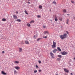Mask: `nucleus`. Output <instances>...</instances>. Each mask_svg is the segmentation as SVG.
I'll list each match as a JSON object with an SVG mask.
<instances>
[{
    "instance_id": "obj_44",
    "label": "nucleus",
    "mask_w": 75,
    "mask_h": 75,
    "mask_svg": "<svg viewBox=\"0 0 75 75\" xmlns=\"http://www.w3.org/2000/svg\"><path fill=\"white\" fill-rule=\"evenodd\" d=\"M74 19L75 20V17L74 18Z\"/></svg>"
},
{
    "instance_id": "obj_19",
    "label": "nucleus",
    "mask_w": 75,
    "mask_h": 75,
    "mask_svg": "<svg viewBox=\"0 0 75 75\" xmlns=\"http://www.w3.org/2000/svg\"><path fill=\"white\" fill-rule=\"evenodd\" d=\"M14 74H17V71L16 70H14Z\"/></svg>"
},
{
    "instance_id": "obj_28",
    "label": "nucleus",
    "mask_w": 75,
    "mask_h": 75,
    "mask_svg": "<svg viewBox=\"0 0 75 75\" xmlns=\"http://www.w3.org/2000/svg\"><path fill=\"white\" fill-rule=\"evenodd\" d=\"M40 39H41V38H38V39L37 40V41H40Z\"/></svg>"
},
{
    "instance_id": "obj_14",
    "label": "nucleus",
    "mask_w": 75,
    "mask_h": 75,
    "mask_svg": "<svg viewBox=\"0 0 75 75\" xmlns=\"http://www.w3.org/2000/svg\"><path fill=\"white\" fill-rule=\"evenodd\" d=\"M66 23L67 24H68V22L69 21V19H67L66 20Z\"/></svg>"
},
{
    "instance_id": "obj_41",
    "label": "nucleus",
    "mask_w": 75,
    "mask_h": 75,
    "mask_svg": "<svg viewBox=\"0 0 75 75\" xmlns=\"http://www.w3.org/2000/svg\"><path fill=\"white\" fill-rule=\"evenodd\" d=\"M41 70H39V72H41Z\"/></svg>"
},
{
    "instance_id": "obj_11",
    "label": "nucleus",
    "mask_w": 75,
    "mask_h": 75,
    "mask_svg": "<svg viewBox=\"0 0 75 75\" xmlns=\"http://www.w3.org/2000/svg\"><path fill=\"white\" fill-rule=\"evenodd\" d=\"M57 51V49H54V50H52V51H53V53H55V52H56V51Z\"/></svg>"
},
{
    "instance_id": "obj_40",
    "label": "nucleus",
    "mask_w": 75,
    "mask_h": 75,
    "mask_svg": "<svg viewBox=\"0 0 75 75\" xmlns=\"http://www.w3.org/2000/svg\"><path fill=\"white\" fill-rule=\"evenodd\" d=\"M21 44H23V41H22L21 42Z\"/></svg>"
},
{
    "instance_id": "obj_5",
    "label": "nucleus",
    "mask_w": 75,
    "mask_h": 75,
    "mask_svg": "<svg viewBox=\"0 0 75 75\" xmlns=\"http://www.w3.org/2000/svg\"><path fill=\"white\" fill-rule=\"evenodd\" d=\"M13 17L15 20H17V16L15 15H13Z\"/></svg>"
},
{
    "instance_id": "obj_12",
    "label": "nucleus",
    "mask_w": 75,
    "mask_h": 75,
    "mask_svg": "<svg viewBox=\"0 0 75 75\" xmlns=\"http://www.w3.org/2000/svg\"><path fill=\"white\" fill-rule=\"evenodd\" d=\"M63 13H67V10L65 9H63Z\"/></svg>"
},
{
    "instance_id": "obj_24",
    "label": "nucleus",
    "mask_w": 75,
    "mask_h": 75,
    "mask_svg": "<svg viewBox=\"0 0 75 75\" xmlns=\"http://www.w3.org/2000/svg\"><path fill=\"white\" fill-rule=\"evenodd\" d=\"M17 21H18V22H21V20H20V19H17L16 20Z\"/></svg>"
},
{
    "instance_id": "obj_1",
    "label": "nucleus",
    "mask_w": 75,
    "mask_h": 75,
    "mask_svg": "<svg viewBox=\"0 0 75 75\" xmlns=\"http://www.w3.org/2000/svg\"><path fill=\"white\" fill-rule=\"evenodd\" d=\"M68 37V35L67 33H65L63 34V35H62L60 36V38L62 39V40H64L65 38H66L67 37Z\"/></svg>"
},
{
    "instance_id": "obj_25",
    "label": "nucleus",
    "mask_w": 75,
    "mask_h": 75,
    "mask_svg": "<svg viewBox=\"0 0 75 75\" xmlns=\"http://www.w3.org/2000/svg\"><path fill=\"white\" fill-rule=\"evenodd\" d=\"M59 20L60 21H62V18H59Z\"/></svg>"
},
{
    "instance_id": "obj_49",
    "label": "nucleus",
    "mask_w": 75,
    "mask_h": 75,
    "mask_svg": "<svg viewBox=\"0 0 75 75\" xmlns=\"http://www.w3.org/2000/svg\"><path fill=\"white\" fill-rule=\"evenodd\" d=\"M74 59L75 60V57H74Z\"/></svg>"
},
{
    "instance_id": "obj_21",
    "label": "nucleus",
    "mask_w": 75,
    "mask_h": 75,
    "mask_svg": "<svg viewBox=\"0 0 75 75\" xmlns=\"http://www.w3.org/2000/svg\"><path fill=\"white\" fill-rule=\"evenodd\" d=\"M42 7V6L41 5H39V8H41Z\"/></svg>"
},
{
    "instance_id": "obj_33",
    "label": "nucleus",
    "mask_w": 75,
    "mask_h": 75,
    "mask_svg": "<svg viewBox=\"0 0 75 75\" xmlns=\"http://www.w3.org/2000/svg\"><path fill=\"white\" fill-rule=\"evenodd\" d=\"M38 18H40V17H41V16H40V15H38Z\"/></svg>"
},
{
    "instance_id": "obj_39",
    "label": "nucleus",
    "mask_w": 75,
    "mask_h": 75,
    "mask_svg": "<svg viewBox=\"0 0 75 75\" xmlns=\"http://www.w3.org/2000/svg\"><path fill=\"white\" fill-rule=\"evenodd\" d=\"M4 52H5L4 51H3L2 52V53H3V54H4Z\"/></svg>"
},
{
    "instance_id": "obj_48",
    "label": "nucleus",
    "mask_w": 75,
    "mask_h": 75,
    "mask_svg": "<svg viewBox=\"0 0 75 75\" xmlns=\"http://www.w3.org/2000/svg\"><path fill=\"white\" fill-rule=\"evenodd\" d=\"M50 21H52V20H50Z\"/></svg>"
},
{
    "instance_id": "obj_50",
    "label": "nucleus",
    "mask_w": 75,
    "mask_h": 75,
    "mask_svg": "<svg viewBox=\"0 0 75 75\" xmlns=\"http://www.w3.org/2000/svg\"><path fill=\"white\" fill-rule=\"evenodd\" d=\"M28 1H30V0H28Z\"/></svg>"
},
{
    "instance_id": "obj_3",
    "label": "nucleus",
    "mask_w": 75,
    "mask_h": 75,
    "mask_svg": "<svg viewBox=\"0 0 75 75\" xmlns=\"http://www.w3.org/2000/svg\"><path fill=\"white\" fill-rule=\"evenodd\" d=\"M61 54L62 55H64L68 54V52H65V51H63L61 52Z\"/></svg>"
},
{
    "instance_id": "obj_27",
    "label": "nucleus",
    "mask_w": 75,
    "mask_h": 75,
    "mask_svg": "<svg viewBox=\"0 0 75 75\" xmlns=\"http://www.w3.org/2000/svg\"><path fill=\"white\" fill-rule=\"evenodd\" d=\"M43 38H47V37L45 36H43Z\"/></svg>"
},
{
    "instance_id": "obj_16",
    "label": "nucleus",
    "mask_w": 75,
    "mask_h": 75,
    "mask_svg": "<svg viewBox=\"0 0 75 75\" xmlns=\"http://www.w3.org/2000/svg\"><path fill=\"white\" fill-rule=\"evenodd\" d=\"M2 21H6V19L4 18H3L2 19Z\"/></svg>"
},
{
    "instance_id": "obj_9",
    "label": "nucleus",
    "mask_w": 75,
    "mask_h": 75,
    "mask_svg": "<svg viewBox=\"0 0 75 75\" xmlns=\"http://www.w3.org/2000/svg\"><path fill=\"white\" fill-rule=\"evenodd\" d=\"M25 43L26 44H30V43H29V42H28V41L27 40H25Z\"/></svg>"
},
{
    "instance_id": "obj_42",
    "label": "nucleus",
    "mask_w": 75,
    "mask_h": 75,
    "mask_svg": "<svg viewBox=\"0 0 75 75\" xmlns=\"http://www.w3.org/2000/svg\"><path fill=\"white\" fill-rule=\"evenodd\" d=\"M36 37V36L35 35L34 36V38H35Z\"/></svg>"
},
{
    "instance_id": "obj_46",
    "label": "nucleus",
    "mask_w": 75,
    "mask_h": 75,
    "mask_svg": "<svg viewBox=\"0 0 75 75\" xmlns=\"http://www.w3.org/2000/svg\"><path fill=\"white\" fill-rule=\"evenodd\" d=\"M55 75H58V74H56Z\"/></svg>"
},
{
    "instance_id": "obj_8",
    "label": "nucleus",
    "mask_w": 75,
    "mask_h": 75,
    "mask_svg": "<svg viewBox=\"0 0 75 75\" xmlns=\"http://www.w3.org/2000/svg\"><path fill=\"white\" fill-rule=\"evenodd\" d=\"M55 19H54V20L55 21L57 22V21H58V19H57V16H53Z\"/></svg>"
},
{
    "instance_id": "obj_43",
    "label": "nucleus",
    "mask_w": 75,
    "mask_h": 75,
    "mask_svg": "<svg viewBox=\"0 0 75 75\" xmlns=\"http://www.w3.org/2000/svg\"><path fill=\"white\" fill-rule=\"evenodd\" d=\"M71 75H73L72 73H71Z\"/></svg>"
},
{
    "instance_id": "obj_47",
    "label": "nucleus",
    "mask_w": 75,
    "mask_h": 75,
    "mask_svg": "<svg viewBox=\"0 0 75 75\" xmlns=\"http://www.w3.org/2000/svg\"><path fill=\"white\" fill-rule=\"evenodd\" d=\"M67 16H69L70 15H69V14H67Z\"/></svg>"
},
{
    "instance_id": "obj_4",
    "label": "nucleus",
    "mask_w": 75,
    "mask_h": 75,
    "mask_svg": "<svg viewBox=\"0 0 75 75\" xmlns=\"http://www.w3.org/2000/svg\"><path fill=\"white\" fill-rule=\"evenodd\" d=\"M50 55H51V56L52 58H54V54H53L52 53V52H50Z\"/></svg>"
},
{
    "instance_id": "obj_6",
    "label": "nucleus",
    "mask_w": 75,
    "mask_h": 75,
    "mask_svg": "<svg viewBox=\"0 0 75 75\" xmlns=\"http://www.w3.org/2000/svg\"><path fill=\"white\" fill-rule=\"evenodd\" d=\"M14 68L17 69V70H18L20 69V67L18 66H16Z\"/></svg>"
},
{
    "instance_id": "obj_30",
    "label": "nucleus",
    "mask_w": 75,
    "mask_h": 75,
    "mask_svg": "<svg viewBox=\"0 0 75 75\" xmlns=\"http://www.w3.org/2000/svg\"><path fill=\"white\" fill-rule=\"evenodd\" d=\"M34 21L33 20V21H32L30 22V23L31 24V23H34Z\"/></svg>"
},
{
    "instance_id": "obj_26",
    "label": "nucleus",
    "mask_w": 75,
    "mask_h": 75,
    "mask_svg": "<svg viewBox=\"0 0 75 75\" xmlns=\"http://www.w3.org/2000/svg\"><path fill=\"white\" fill-rule=\"evenodd\" d=\"M27 25H28V27H30V26L31 25H30V24H29V23H27Z\"/></svg>"
},
{
    "instance_id": "obj_18",
    "label": "nucleus",
    "mask_w": 75,
    "mask_h": 75,
    "mask_svg": "<svg viewBox=\"0 0 75 75\" xmlns=\"http://www.w3.org/2000/svg\"><path fill=\"white\" fill-rule=\"evenodd\" d=\"M19 52H22V48H19Z\"/></svg>"
},
{
    "instance_id": "obj_20",
    "label": "nucleus",
    "mask_w": 75,
    "mask_h": 75,
    "mask_svg": "<svg viewBox=\"0 0 75 75\" xmlns=\"http://www.w3.org/2000/svg\"><path fill=\"white\" fill-rule=\"evenodd\" d=\"M18 63H19V61H15V64H18Z\"/></svg>"
},
{
    "instance_id": "obj_10",
    "label": "nucleus",
    "mask_w": 75,
    "mask_h": 75,
    "mask_svg": "<svg viewBox=\"0 0 75 75\" xmlns=\"http://www.w3.org/2000/svg\"><path fill=\"white\" fill-rule=\"evenodd\" d=\"M1 74H3V75H7V73L4 72V71H1Z\"/></svg>"
},
{
    "instance_id": "obj_31",
    "label": "nucleus",
    "mask_w": 75,
    "mask_h": 75,
    "mask_svg": "<svg viewBox=\"0 0 75 75\" xmlns=\"http://www.w3.org/2000/svg\"><path fill=\"white\" fill-rule=\"evenodd\" d=\"M37 70H36L34 71V73H37Z\"/></svg>"
},
{
    "instance_id": "obj_29",
    "label": "nucleus",
    "mask_w": 75,
    "mask_h": 75,
    "mask_svg": "<svg viewBox=\"0 0 75 75\" xmlns=\"http://www.w3.org/2000/svg\"><path fill=\"white\" fill-rule=\"evenodd\" d=\"M53 3H54V4H57V3L55 1H54L53 2Z\"/></svg>"
},
{
    "instance_id": "obj_15",
    "label": "nucleus",
    "mask_w": 75,
    "mask_h": 75,
    "mask_svg": "<svg viewBox=\"0 0 75 75\" xmlns=\"http://www.w3.org/2000/svg\"><path fill=\"white\" fill-rule=\"evenodd\" d=\"M60 60H61V59H60V58H57L56 59V61H60Z\"/></svg>"
},
{
    "instance_id": "obj_13",
    "label": "nucleus",
    "mask_w": 75,
    "mask_h": 75,
    "mask_svg": "<svg viewBox=\"0 0 75 75\" xmlns=\"http://www.w3.org/2000/svg\"><path fill=\"white\" fill-rule=\"evenodd\" d=\"M47 33L48 34H49V32H48V31H45L44 32V34H47Z\"/></svg>"
},
{
    "instance_id": "obj_17",
    "label": "nucleus",
    "mask_w": 75,
    "mask_h": 75,
    "mask_svg": "<svg viewBox=\"0 0 75 75\" xmlns=\"http://www.w3.org/2000/svg\"><path fill=\"white\" fill-rule=\"evenodd\" d=\"M58 57H59V58H62V55H58Z\"/></svg>"
},
{
    "instance_id": "obj_35",
    "label": "nucleus",
    "mask_w": 75,
    "mask_h": 75,
    "mask_svg": "<svg viewBox=\"0 0 75 75\" xmlns=\"http://www.w3.org/2000/svg\"><path fill=\"white\" fill-rule=\"evenodd\" d=\"M66 33H67V34H69V33L68 32V31H66Z\"/></svg>"
},
{
    "instance_id": "obj_7",
    "label": "nucleus",
    "mask_w": 75,
    "mask_h": 75,
    "mask_svg": "<svg viewBox=\"0 0 75 75\" xmlns=\"http://www.w3.org/2000/svg\"><path fill=\"white\" fill-rule=\"evenodd\" d=\"M64 70L65 72H67V73H68L69 72V70L65 68H64Z\"/></svg>"
},
{
    "instance_id": "obj_37",
    "label": "nucleus",
    "mask_w": 75,
    "mask_h": 75,
    "mask_svg": "<svg viewBox=\"0 0 75 75\" xmlns=\"http://www.w3.org/2000/svg\"><path fill=\"white\" fill-rule=\"evenodd\" d=\"M71 3H74V1H71Z\"/></svg>"
},
{
    "instance_id": "obj_22",
    "label": "nucleus",
    "mask_w": 75,
    "mask_h": 75,
    "mask_svg": "<svg viewBox=\"0 0 75 75\" xmlns=\"http://www.w3.org/2000/svg\"><path fill=\"white\" fill-rule=\"evenodd\" d=\"M25 13L26 14L28 15V13L26 11V10H25Z\"/></svg>"
},
{
    "instance_id": "obj_36",
    "label": "nucleus",
    "mask_w": 75,
    "mask_h": 75,
    "mask_svg": "<svg viewBox=\"0 0 75 75\" xmlns=\"http://www.w3.org/2000/svg\"><path fill=\"white\" fill-rule=\"evenodd\" d=\"M43 28H46V26H44Z\"/></svg>"
},
{
    "instance_id": "obj_51",
    "label": "nucleus",
    "mask_w": 75,
    "mask_h": 75,
    "mask_svg": "<svg viewBox=\"0 0 75 75\" xmlns=\"http://www.w3.org/2000/svg\"><path fill=\"white\" fill-rule=\"evenodd\" d=\"M50 11H51V10H50Z\"/></svg>"
},
{
    "instance_id": "obj_34",
    "label": "nucleus",
    "mask_w": 75,
    "mask_h": 75,
    "mask_svg": "<svg viewBox=\"0 0 75 75\" xmlns=\"http://www.w3.org/2000/svg\"><path fill=\"white\" fill-rule=\"evenodd\" d=\"M35 67H36L37 68H38V65H37V64L36 65Z\"/></svg>"
},
{
    "instance_id": "obj_45",
    "label": "nucleus",
    "mask_w": 75,
    "mask_h": 75,
    "mask_svg": "<svg viewBox=\"0 0 75 75\" xmlns=\"http://www.w3.org/2000/svg\"><path fill=\"white\" fill-rule=\"evenodd\" d=\"M28 4H30V2H28Z\"/></svg>"
},
{
    "instance_id": "obj_38",
    "label": "nucleus",
    "mask_w": 75,
    "mask_h": 75,
    "mask_svg": "<svg viewBox=\"0 0 75 75\" xmlns=\"http://www.w3.org/2000/svg\"><path fill=\"white\" fill-rule=\"evenodd\" d=\"M16 14H18V11H16Z\"/></svg>"
},
{
    "instance_id": "obj_2",
    "label": "nucleus",
    "mask_w": 75,
    "mask_h": 75,
    "mask_svg": "<svg viewBox=\"0 0 75 75\" xmlns=\"http://www.w3.org/2000/svg\"><path fill=\"white\" fill-rule=\"evenodd\" d=\"M52 48L56 47V42H55L54 41L53 42V45H52Z\"/></svg>"
},
{
    "instance_id": "obj_32",
    "label": "nucleus",
    "mask_w": 75,
    "mask_h": 75,
    "mask_svg": "<svg viewBox=\"0 0 75 75\" xmlns=\"http://www.w3.org/2000/svg\"><path fill=\"white\" fill-rule=\"evenodd\" d=\"M38 62H39V64H41V61H40V60H39L38 61Z\"/></svg>"
},
{
    "instance_id": "obj_23",
    "label": "nucleus",
    "mask_w": 75,
    "mask_h": 75,
    "mask_svg": "<svg viewBox=\"0 0 75 75\" xmlns=\"http://www.w3.org/2000/svg\"><path fill=\"white\" fill-rule=\"evenodd\" d=\"M57 49L58 50H59V51H61V50L60 47H57Z\"/></svg>"
}]
</instances>
